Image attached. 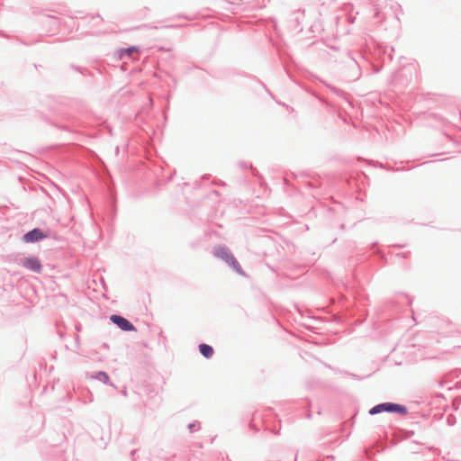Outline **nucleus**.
Returning <instances> with one entry per match:
<instances>
[{"instance_id":"nucleus-4","label":"nucleus","mask_w":461,"mask_h":461,"mask_svg":"<svg viewBox=\"0 0 461 461\" xmlns=\"http://www.w3.org/2000/svg\"><path fill=\"white\" fill-rule=\"evenodd\" d=\"M23 266L36 273H41L42 268L40 259L35 257H28L23 258Z\"/></svg>"},{"instance_id":"nucleus-3","label":"nucleus","mask_w":461,"mask_h":461,"mask_svg":"<svg viewBox=\"0 0 461 461\" xmlns=\"http://www.w3.org/2000/svg\"><path fill=\"white\" fill-rule=\"evenodd\" d=\"M216 255L219 257L223 258L228 263L233 266V267L236 269V271L241 275H243V271L240 266V264L237 262V260L230 255L229 252L223 249H219L216 251Z\"/></svg>"},{"instance_id":"nucleus-8","label":"nucleus","mask_w":461,"mask_h":461,"mask_svg":"<svg viewBox=\"0 0 461 461\" xmlns=\"http://www.w3.org/2000/svg\"><path fill=\"white\" fill-rule=\"evenodd\" d=\"M138 49L136 47H131L128 49H123L120 50V57L122 58L124 55L131 56L132 53L138 52Z\"/></svg>"},{"instance_id":"nucleus-6","label":"nucleus","mask_w":461,"mask_h":461,"mask_svg":"<svg viewBox=\"0 0 461 461\" xmlns=\"http://www.w3.org/2000/svg\"><path fill=\"white\" fill-rule=\"evenodd\" d=\"M45 237L46 236L42 233L41 230L34 229L24 235L23 240L25 242H35Z\"/></svg>"},{"instance_id":"nucleus-7","label":"nucleus","mask_w":461,"mask_h":461,"mask_svg":"<svg viewBox=\"0 0 461 461\" xmlns=\"http://www.w3.org/2000/svg\"><path fill=\"white\" fill-rule=\"evenodd\" d=\"M200 353L206 358H210L213 355V348L207 344L199 345Z\"/></svg>"},{"instance_id":"nucleus-5","label":"nucleus","mask_w":461,"mask_h":461,"mask_svg":"<svg viewBox=\"0 0 461 461\" xmlns=\"http://www.w3.org/2000/svg\"><path fill=\"white\" fill-rule=\"evenodd\" d=\"M110 320L120 329L126 331L135 330V327L125 318L119 315H112Z\"/></svg>"},{"instance_id":"nucleus-2","label":"nucleus","mask_w":461,"mask_h":461,"mask_svg":"<svg viewBox=\"0 0 461 461\" xmlns=\"http://www.w3.org/2000/svg\"><path fill=\"white\" fill-rule=\"evenodd\" d=\"M216 255L219 257L223 258L228 263L233 266V267L236 269V271L241 275H243V271L240 266V264L237 262V260L230 255L229 252L223 249H219L216 251Z\"/></svg>"},{"instance_id":"nucleus-1","label":"nucleus","mask_w":461,"mask_h":461,"mask_svg":"<svg viewBox=\"0 0 461 461\" xmlns=\"http://www.w3.org/2000/svg\"><path fill=\"white\" fill-rule=\"evenodd\" d=\"M382 411L399 412L402 414L407 413V410L404 406L399 405L396 403H392V402H384V403L378 404V405L373 407L370 410L369 413L374 415L376 413H380Z\"/></svg>"}]
</instances>
